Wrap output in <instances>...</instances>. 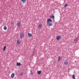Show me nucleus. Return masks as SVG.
<instances>
[{
	"label": "nucleus",
	"mask_w": 79,
	"mask_h": 79,
	"mask_svg": "<svg viewBox=\"0 0 79 79\" xmlns=\"http://www.w3.org/2000/svg\"><path fill=\"white\" fill-rule=\"evenodd\" d=\"M50 22H52V20L51 19H47V24L48 26H52V23H51Z\"/></svg>",
	"instance_id": "obj_1"
},
{
	"label": "nucleus",
	"mask_w": 79,
	"mask_h": 79,
	"mask_svg": "<svg viewBox=\"0 0 79 79\" xmlns=\"http://www.w3.org/2000/svg\"><path fill=\"white\" fill-rule=\"evenodd\" d=\"M20 37L21 38H23L24 37V33H22L20 35Z\"/></svg>",
	"instance_id": "obj_2"
},
{
	"label": "nucleus",
	"mask_w": 79,
	"mask_h": 79,
	"mask_svg": "<svg viewBox=\"0 0 79 79\" xmlns=\"http://www.w3.org/2000/svg\"><path fill=\"white\" fill-rule=\"evenodd\" d=\"M21 41L20 40H18L17 41V44H18V45H19L20 44H21Z\"/></svg>",
	"instance_id": "obj_3"
},
{
	"label": "nucleus",
	"mask_w": 79,
	"mask_h": 79,
	"mask_svg": "<svg viewBox=\"0 0 79 79\" xmlns=\"http://www.w3.org/2000/svg\"><path fill=\"white\" fill-rule=\"evenodd\" d=\"M61 39V36H57L56 37V39L57 40H59Z\"/></svg>",
	"instance_id": "obj_4"
},
{
	"label": "nucleus",
	"mask_w": 79,
	"mask_h": 79,
	"mask_svg": "<svg viewBox=\"0 0 79 79\" xmlns=\"http://www.w3.org/2000/svg\"><path fill=\"white\" fill-rule=\"evenodd\" d=\"M17 25L18 27H20V26H21V23H20L19 22H18Z\"/></svg>",
	"instance_id": "obj_5"
},
{
	"label": "nucleus",
	"mask_w": 79,
	"mask_h": 79,
	"mask_svg": "<svg viewBox=\"0 0 79 79\" xmlns=\"http://www.w3.org/2000/svg\"><path fill=\"white\" fill-rule=\"evenodd\" d=\"M64 64H65L66 65H67L68 64V60H66L64 61Z\"/></svg>",
	"instance_id": "obj_6"
},
{
	"label": "nucleus",
	"mask_w": 79,
	"mask_h": 79,
	"mask_svg": "<svg viewBox=\"0 0 79 79\" xmlns=\"http://www.w3.org/2000/svg\"><path fill=\"white\" fill-rule=\"evenodd\" d=\"M51 18H53L54 22H55V16L53 15H52L51 16Z\"/></svg>",
	"instance_id": "obj_7"
},
{
	"label": "nucleus",
	"mask_w": 79,
	"mask_h": 79,
	"mask_svg": "<svg viewBox=\"0 0 79 79\" xmlns=\"http://www.w3.org/2000/svg\"><path fill=\"white\" fill-rule=\"evenodd\" d=\"M27 35L29 37H32V34L29 33H28Z\"/></svg>",
	"instance_id": "obj_8"
},
{
	"label": "nucleus",
	"mask_w": 79,
	"mask_h": 79,
	"mask_svg": "<svg viewBox=\"0 0 79 79\" xmlns=\"http://www.w3.org/2000/svg\"><path fill=\"white\" fill-rule=\"evenodd\" d=\"M14 76H15V73H12L11 75V78H13Z\"/></svg>",
	"instance_id": "obj_9"
},
{
	"label": "nucleus",
	"mask_w": 79,
	"mask_h": 79,
	"mask_svg": "<svg viewBox=\"0 0 79 79\" xmlns=\"http://www.w3.org/2000/svg\"><path fill=\"white\" fill-rule=\"evenodd\" d=\"M21 63H20V62H19V63L17 62V66H21Z\"/></svg>",
	"instance_id": "obj_10"
},
{
	"label": "nucleus",
	"mask_w": 79,
	"mask_h": 79,
	"mask_svg": "<svg viewBox=\"0 0 79 79\" xmlns=\"http://www.w3.org/2000/svg\"><path fill=\"white\" fill-rule=\"evenodd\" d=\"M21 2H22L23 3H25L26 2V0H21Z\"/></svg>",
	"instance_id": "obj_11"
},
{
	"label": "nucleus",
	"mask_w": 79,
	"mask_h": 79,
	"mask_svg": "<svg viewBox=\"0 0 79 79\" xmlns=\"http://www.w3.org/2000/svg\"><path fill=\"white\" fill-rule=\"evenodd\" d=\"M42 25L41 24H40L38 26V28H39V29H40V28L42 27Z\"/></svg>",
	"instance_id": "obj_12"
},
{
	"label": "nucleus",
	"mask_w": 79,
	"mask_h": 79,
	"mask_svg": "<svg viewBox=\"0 0 79 79\" xmlns=\"http://www.w3.org/2000/svg\"><path fill=\"white\" fill-rule=\"evenodd\" d=\"M61 59H62V57H61L59 56L58 58V60L60 61V60H61Z\"/></svg>",
	"instance_id": "obj_13"
},
{
	"label": "nucleus",
	"mask_w": 79,
	"mask_h": 79,
	"mask_svg": "<svg viewBox=\"0 0 79 79\" xmlns=\"http://www.w3.org/2000/svg\"><path fill=\"white\" fill-rule=\"evenodd\" d=\"M3 29L4 30H6L7 29V27H6V26H5L4 27Z\"/></svg>",
	"instance_id": "obj_14"
},
{
	"label": "nucleus",
	"mask_w": 79,
	"mask_h": 79,
	"mask_svg": "<svg viewBox=\"0 0 79 79\" xmlns=\"http://www.w3.org/2000/svg\"><path fill=\"white\" fill-rule=\"evenodd\" d=\"M37 74H41V71H38Z\"/></svg>",
	"instance_id": "obj_15"
},
{
	"label": "nucleus",
	"mask_w": 79,
	"mask_h": 79,
	"mask_svg": "<svg viewBox=\"0 0 79 79\" xmlns=\"http://www.w3.org/2000/svg\"><path fill=\"white\" fill-rule=\"evenodd\" d=\"M72 78H73V79H75V74L73 75L72 76Z\"/></svg>",
	"instance_id": "obj_16"
},
{
	"label": "nucleus",
	"mask_w": 79,
	"mask_h": 79,
	"mask_svg": "<svg viewBox=\"0 0 79 79\" xmlns=\"http://www.w3.org/2000/svg\"><path fill=\"white\" fill-rule=\"evenodd\" d=\"M6 46H5L4 47V48H3V51H5V49H6Z\"/></svg>",
	"instance_id": "obj_17"
},
{
	"label": "nucleus",
	"mask_w": 79,
	"mask_h": 79,
	"mask_svg": "<svg viewBox=\"0 0 79 79\" xmlns=\"http://www.w3.org/2000/svg\"><path fill=\"white\" fill-rule=\"evenodd\" d=\"M68 6V4H65L64 7H66V6Z\"/></svg>",
	"instance_id": "obj_18"
},
{
	"label": "nucleus",
	"mask_w": 79,
	"mask_h": 79,
	"mask_svg": "<svg viewBox=\"0 0 79 79\" xmlns=\"http://www.w3.org/2000/svg\"><path fill=\"white\" fill-rule=\"evenodd\" d=\"M20 75L21 76H23V73H20Z\"/></svg>",
	"instance_id": "obj_19"
},
{
	"label": "nucleus",
	"mask_w": 79,
	"mask_h": 79,
	"mask_svg": "<svg viewBox=\"0 0 79 79\" xmlns=\"http://www.w3.org/2000/svg\"><path fill=\"white\" fill-rule=\"evenodd\" d=\"M33 72H31V73L30 74L31 75H33Z\"/></svg>",
	"instance_id": "obj_20"
},
{
	"label": "nucleus",
	"mask_w": 79,
	"mask_h": 79,
	"mask_svg": "<svg viewBox=\"0 0 79 79\" xmlns=\"http://www.w3.org/2000/svg\"><path fill=\"white\" fill-rule=\"evenodd\" d=\"M13 24H14V23H11V25H12Z\"/></svg>",
	"instance_id": "obj_21"
}]
</instances>
